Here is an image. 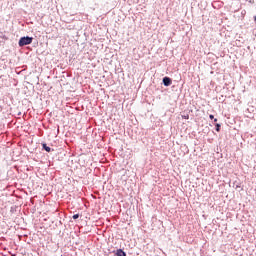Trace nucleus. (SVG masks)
Here are the masks:
<instances>
[{
  "label": "nucleus",
  "mask_w": 256,
  "mask_h": 256,
  "mask_svg": "<svg viewBox=\"0 0 256 256\" xmlns=\"http://www.w3.org/2000/svg\"><path fill=\"white\" fill-rule=\"evenodd\" d=\"M210 119H215V116H213V114H210Z\"/></svg>",
  "instance_id": "nucleus-8"
},
{
  "label": "nucleus",
  "mask_w": 256,
  "mask_h": 256,
  "mask_svg": "<svg viewBox=\"0 0 256 256\" xmlns=\"http://www.w3.org/2000/svg\"><path fill=\"white\" fill-rule=\"evenodd\" d=\"M182 119H189V114L183 115V116H182Z\"/></svg>",
  "instance_id": "nucleus-6"
},
{
  "label": "nucleus",
  "mask_w": 256,
  "mask_h": 256,
  "mask_svg": "<svg viewBox=\"0 0 256 256\" xmlns=\"http://www.w3.org/2000/svg\"><path fill=\"white\" fill-rule=\"evenodd\" d=\"M215 126L217 132L221 131V124H216Z\"/></svg>",
  "instance_id": "nucleus-5"
},
{
  "label": "nucleus",
  "mask_w": 256,
  "mask_h": 256,
  "mask_svg": "<svg viewBox=\"0 0 256 256\" xmlns=\"http://www.w3.org/2000/svg\"><path fill=\"white\" fill-rule=\"evenodd\" d=\"M116 255H117V256H127V254L125 253V251H123V250H121V249H118V250H117Z\"/></svg>",
  "instance_id": "nucleus-3"
},
{
  "label": "nucleus",
  "mask_w": 256,
  "mask_h": 256,
  "mask_svg": "<svg viewBox=\"0 0 256 256\" xmlns=\"http://www.w3.org/2000/svg\"><path fill=\"white\" fill-rule=\"evenodd\" d=\"M163 84L165 85V87H169V85H171V78L164 77L163 78Z\"/></svg>",
  "instance_id": "nucleus-2"
},
{
  "label": "nucleus",
  "mask_w": 256,
  "mask_h": 256,
  "mask_svg": "<svg viewBox=\"0 0 256 256\" xmlns=\"http://www.w3.org/2000/svg\"><path fill=\"white\" fill-rule=\"evenodd\" d=\"M31 43H33V38L26 36V37L20 38L18 45L19 47H25V45H31Z\"/></svg>",
  "instance_id": "nucleus-1"
},
{
  "label": "nucleus",
  "mask_w": 256,
  "mask_h": 256,
  "mask_svg": "<svg viewBox=\"0 0 256 256\" xmlns=\"http://www.w3.org/2000/svg\"><path fill=\"white\" fill-rule=\"evenodd\" d=\"M214 122L217 123V118L214 119Z\"/></svg>",
  "instance_id": "nucleus-9"
},
{
  "label": "nucleus",
  "mask_w": 256,
  "mask_h": 256,
  "mask_svg": "<svg viewBox=\"0 0 256 256\" xmlns=\"http://www.w3.org/2000/svg\"><path fill=\"white\" fill-rule=\"evenodd\" d=\"M43 149H45L47 153H51V147L47 146V144H43Z\"/></svg>",
  "instance_id": "nucleus-4"
},
{
  "label": "nucleus",
  "mask_w": 256,
  "mask_h": 256,
  "mask_svg": "<svg viewBox=\"0 0 256 256\" xmlns=\"http://www.w3.org/2000/svg\"><path fill=\"white\" fill-rule=\"evenodd\" d=\"M73 219H79V214L73 215Z\"/></svg>",
  "instance_id": "nucleus-7"
}]
</instances>
